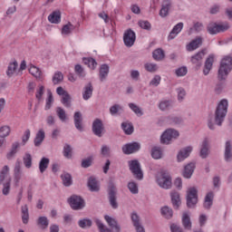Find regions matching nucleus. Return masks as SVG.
<instances>
[{
  "label": "nucleus",
  "mask_w": 232,
  "mask_h": 232,
  "mask_svg": "<svg viewBox=\"0 0 232 232\" xmlns=\"http://www.w3.org/2000/svg\"><path fill=\"white\" fill-rule=\"evenodd\" d=\"M104 218L107 224H109L110 227H111L112 229H115L116 232H121V226H119L115 218L110 216H104Z\"/></svg>",
  "instance_id": "nucleus-29"
},
{
  "label": "nucleus",
  "mask_w": 232,
  "mask_h": 232,
  "mask_svg": "<svg viewBox=\"0 0 232 232\" xmlns=\"http://www.w3.org/2000/svg\"><path fill=\"white\" fill-rule=\"evenodd\" d=\"M231 142L230 141H227L226 142V147H225V160L226 162H230L231 160Z\"/></svg>",
  "instance_id": "nucleus-46"
},
{
  "label": "nucleus",
  "mask_w": 232,
  "mask_h": 232,
  "mask_svg": "<svg viewBox=\"0 0 232 232\" xmlns=\"http://www.w3.org/2000/svg\"><path fill=\"white\" fill-rule=\"evenodd\" d=\"M150 155L155 160H160L164 157V150L160 146H154L151 149Z\"/></svg>",
  "instance_id": "nucleus-20"
},
{
  "label": "nucleus",
  "mask_w": 232,
  "mask_h": 232,
  "mask_svg": "<svg viewBox=\"0 0 232 232\" xmlns=\"http://www.w3.org/2000/svg\"><path fill=\"white\" fill-rule=\"evenodd\" d=\"M208 155H209V141H208V139H205L201 143L199 157H201V159H208Z\"/></svg>",
  "instance_id": "nucleus-25"
},
{
  "label": "nucleus",
  "mask_w": 232,
  "mask_h": 232,
  "mask_svg": "<svg viewBox=\"0 0 232 232\" xmlns=\"http://www.w3.org/2000/svg\"><path fill=\"white\" fill-rule=\"evenodd\" d=\"M121 130L124 131L125 135H131L135 129L131 122L124 121L121 123Z\"/></svg>",
  "instance_id": "nucleus-31"
},
{
  "label": "nucleus",
  "mask_w": 232,
  "mask_h": 232,
  "mask_svg": "<svg viewBox=\"0 0 232 232\" xmlns=\"http://www.w3.org/2000/svg\"><path fill=\"white\" fill-rule=\"evenodd\" d=\"M72 30H75V26L72 25V24L69 22L67 24L63 26L62 34L63 35H70V34H72Z\"/></svg>",
  "instance_id": "nucleus-48"
},
{
  "label": "nucleus",
  "mask_w": 232,
  "mask_h": 232,
  "mask_svg": "<svg viewBox=\"0 0 232 232\" xmlns=\"http://www.w3.org/2000/svg\"><path fill=\"white\" fill-rule=\"evenodd\" d=\"M231 70H232V57L225 56L220 62V66L218 72V81H226Z\"/></svg>",
  "instance_id": "nucleus-1"
},
{
  "label": "nucleus",
  "mask_w": 232,
  "mask_h": 232,
  "mask_svg": "<svg viewBox=\"0 0 232 232\" xmlns=\"http://www.w3.org/2000/svg\"><path fill=\"white\" fill-rule=\"evenodd\" d=\"M229 29V25L227 24H218L217 23H209L207 26V32L210 34V35H217V34H220V32H226Z\"/></svg>",
  "instance_id": "nucleus-8"
},
{
  "label": "nucleus",
  "mask_w": 232,
  "mask_h": 232,
  "mask_svg": "<svg viewBox=\"0 0 232 232\" xmlns=\"http://www.w3.org/2000/svg\"><path fill=\"white\" fill-rule=\"evenodd\" d=\"M157 183L163 189H171V174L168 170L162 169L160 176L157 178Z\"/></svg>",
  "instance_id": "nucleus-3"
},
{
  "label": "nucleus",
  "mask_w": 232,
  "mask_h": 232,
  "mask_svg": "<svg viewBox=\"0 0 232 232\" xmlns=\"http://www.w3.org/2000/svg\"><path fill=\"white\" fill-rule=\"evenodd\" d=\"M21 179H23V170L21 169V160H17L14 169V182L16 188L19 187Z\"/></svg>",
  "instance_id": "nucleus-11"
},
{
  "label": "nucleus",
  "mask_w": 232,
  "mask_h": 232,
  "mask_svg": "<svg viewBox=\"0 0 232 232\" xmlns=\"http://www.w3.org/2000/svg\"><path fill=\"white\" fill-rule=\"evenodd\" d=\"M83 63H84V64L89 66V68H91V70H94V68L97 67V62L93 58H84Z\"/></svg>",
  "instance_id": "nucleus-56"
},
{
  "label": "nucleus",
  "mask_w": 232,
  "mask_h": 232,
  "mask_svg": "<svg viewBox=\"0 0 232 232\" xmlns=\"http://www.w3.org/2000/svg\"><path fill=\"white\" fill-rule=\"evenodd\" d=\"M139 27L142 28L143 30H151V24H150L148 21L140 20L138 22Z\"/></svg>",
  "instance_id": "nucleus-63"
},
{
  "label": "nucleus",
  "mask_w": 232,
  "mask_h": 232,
  "mask_svg": "<svg viewBox=\"0 0 232 232\" xmlns=\"http://www.w3.org/2000/svg\"><path fill=\"white\" fill-rule=\"evenodd\" d=\"M137 39V35L135 32L131 29H128L123 34V43L127 48H131L133 44H135V41Z\"/></svg>",
  "instance_id": "nucleus-10"
},
{
  "label": "nucleus",
  "mask_w": 232,
  "mask_h": 232,
  "mask_svg": "<svg viewBox=\"0 0 232 232\" xmlns=\"http://www.w3.org/2000/svg\"><path fill=\"white\" fill-rule=\"evenodd\" d=\"M92 95H93V85L92 84V82H89L83 87L82 99L83 101H89V99H92Z\"/></svg>",
  "instance_id": "nucleus-23"
},
{
  "label": "nucleus",
  "mask_w": 232,
  "mask_h": 232,
  "mask_svg": "<svg viewBox=\"0 0 232 232\" xmlns=\"http://www.w3.org/2000/svg\"><path fill=\"white\" fill-rule=\"evenodd\" d=\"M170 198L174 209H179L182 204V201L180 200V193L177 190L170 191Z\"/></svg>",
  "instance_id": "nucleus-14"
},
{
  "label": "nucleus",
  "mask_w": 232,
  "mask_h": 232,
  "mask_svg": "<svg viewBox=\"0 0 232 232\" xmlns=\"http://www.w3.org/2000/svg\"><path fill=\"white\" fill-rule=\"evenodd\" d=\"M63 157H65V159H72V146L68 143L63 147Z\"/></svg>",
  "instance_id": "nucleus-61"
},
{
  "label": "nucleus",
  "mask_w": 232,
  "mask_h": 232,
  "mask_svg": "<svg viewBox=\"0 0 232 232\" xmlns=\"http://www.w3.org/2000/svg\"><path fill=\"white\" fill-rule=\"evenodd\" d=\"M193 30L194 32H197L198 34L199 32H202V30H204V24L200 22H198L194 24L193 27L189 29V34H193Z\"/></svg>",
  "instance_id": "nucleus-60"
},
{
  "label": "nucleus",
  "mask_w": 232,
  "mask_h": 232,
  "mask_svg": "<svg viewBox=\"0 0 232 232\" xmlns=\"http://www.w3.org/2000/svg\"><path fill=\"white\" fill-rule=\"evenodd\" d=\"M50 224V221H48V218L46 217H40L37 220V226L42 227V229H46Z\"/></svg>",
  "instance_id": "nucleus-52"
},
{
  "label": "nucleus",
  "mask_w": 232,
  "mask_h": 232,
  "mask_svg": "<svg viewBox=\"0 0 232 232\" xmlns=\"http://www.w3.org/2000/svg\"><path fill=\"white\" fill-rule=\"evenodd\" d=\"M10 135V128L6 125L0 127V139H6Z\"/></svg>",
  "instance_id": "nucleus-57"
},
{
  "label": "nucleus",
  "mask_w": 232,
  "mask_h": 232,
  "mask_svg": "<svg viewBox=\"0 0 232 232\" xmlns=\"http://www.w3.org/2000/svg\"><path fill=\"white\" fill-rule=\"evenodd\" d=\"M29 73L35 77V79H42L43 77V72H41V69L34 65L29 68Z\"/></svg>",
  "instance_id": "nucleus-43"
},
{
  "label": "nucleus",
  "mask_w": 232,
  "mask_h": 232,
  "mask_svg": "<svg viewBox=\"0 0 232 232\" xmlns=\"http://www.w3.org/2000/svg\"><path fill=\"white\" fill-rule=\"evenodd\" d=\"M23 162L24 166L27 169H30V168H32V154H30L29 152H25V154L23 157Z\"/></svg>",
  "instance_id": "nucleus-44"
},
{
  "label": "nucleus",
  "mask_w": 232,
  "mask_h": 232,
  "mask_svg": "<svg viewBox=\"0 0 232 232\" xmlns=\"http://www.w3.org/2000/svg\"><path fill=\"white\" fill-rule=\"evenodd\" d=\"M167 122L169 124H172L173 126H177L179 124H182V122H184V120H182V118L179 116H169L167 118Z\"/></svg>",
  "instance_id": "nucleus-40"
},
{
  "label": "nucleus",
  "mask_w": 232,
  "mask_h": 232,
  "mask_svg": "<svg viewBox=\"0 0 232 232\" xmlns=\"http://www.w3.org/2000/svg\"><path fill=\"white\" fill-rule=\"evenodd\" d=\"M109 73H110V66L106 63L102 64L99 72V77H100L101 82H104V81L108 79Z\"/></svg>",
  "instance_id": "nucleus-22"
},
{
  "label": "nucleus",
  "mask_w": 232,
  "mask_h": 232,
  "mask_svg": "<svg viewBox=\"0 0 232 232\" xmlns=\"http://www.w3.org/2000/svg\"><path fill=\"white\" fill-rule=\"evenodd\" d=\"M213 198H215V194L213 192L210 191L207 193L203 203V208H205V209H211V206H213Z\"/></svg>",
  "instance_id": "nucleus-28"
},
{
  "label": "nucleus",
  "mask_w": 232,
  "mask_h": 232,
  "mask_svg": "<svg viewBox=\"0 0 232 232\" xmlns=\"http://www.w3.org/2000/svg\"><path fill=\"white\" fill-rule=\"evenodd\" d=\"M171 0H164L160 11V17H168L169 10H171Z\"/></svg>",
  "instance_id": "nucleus-19"
},
{
  "label": "nucleus",
  "mask_w": 232,
  "mask_h": 232,
  "mask_svg": "<svg viewBox=\"0 0 232 232\" xmlns=\"http://www.w3.org/2000/svg\"><path fill=\"white\" fill-rule=\"evenodd\" d=\"M10 172V168L8 165H5L3 167V169L0 171V184H3L5 182V179H6V175Z\"/></svg>",
  "instance_id": "nucleus-55"
},
{
  "label": "nucleus",
  "mask_w": 232,
  "mask_h": 232,
  "mask_svg": "<svg viewBox=\"0 0 232 232\" xmlns=\"http://www.w3.org/2000/svg\"><path fill=\"white\" fill-rule=\"evenodd\" d=\"M21 212H22L23 224H28V220H30V214L28 212V205L22 206Z\"/></svg>",
  "instance_id": "nucleus-34"
},
{
  "label": "nucleus",
  "mask_w": 232,
  "mask_h": 232,
  "mask_svg": "<svg viewBox=\"0 0 232 232\" xmlns=\"http://www.w3.org/2000/svg\"><path fill=\"white\" fill-rule=\"evenodd\" d=\"M95 223L100 232H112L111 229L106 227V226H104L102 221L100 219H96Z\"/></svg>",
  "instance_id": "nucleus-58"
},
{
  "label": "nucleus",
  "mask_w": 232,
  "mask_h": 232,
  "mask_svg": "<svg viewBox=\"0 0 232 232\" xmlns=\"http://www.w3.org/2000/svg\"><path fill=\"white\" fill-rule=\"evenodd\" d=\"M183 28H184V23L179 22V24H177L169 34V37H168L169 41L175 39V37H177V35H179V34L182 32Z\"/></svg>",
  "instance_id": "nucleus-21"
},
{
  "label": "nucleus",
  "mask_w": 232,
  "mask_h": 232,
  "mask_svg": "<svg viewBox=\"0 0 232 232\" xmlns=\"http://www.w3.org/2000/svg\"><path fill=\"white\" fill-rule=\"evenodd\" d=\"M213 63H215V56L210 54L205 62L203 69L204 75H209V72H211V68H213Z\"/></svg>",
  "instance_id": "nucleus-24"
},
{
  "label": "nucleus",
  "mask_w": 232,
  "mask_h": 232,
  "mask_svg": "<svg viewBox=\"0 0 232 232\" xmlns=\"http://www.w3.org/2000/svg\"><path fill=\"white\" fill-rule=\"evenodd\" d=\"M108 200L112 209H117L119 208V203L117 202V187H115V183H113V181L109 182Z\"/></svg>",
  "instance_id": "nucleus-4"
},
{
  "label": "nucleus",
  "mask_w": 232,
  "mask_h": 232,
  "mask_svg": "<svg viewBox=\"0 0 232 232\" xmlns=\"http://www.w3.org/2000/svg\"><path fill=\"white\" fill-rule=\"evenodd\" d=\"M152 57L154 61H163V59L166 57V54L164 53V50L158 48L153 51Z\"/></svg>",
  "instance_id": "nucleus-36"
},
{
  "label": "nucleus",
  "mask_w": 232,
  "mask_h": 232,
  "mask_svg": "<svg viewBox=\"0 0 232 232\" xmlns=\"http://www.w3.org/2000/svg\"><path fill=\"white\" fill-rule=\"evenodd\" d=\"M19 142H14L12 144V148L11 150L7 153V159H14V157H15V154L17 153V150H19Z\"/></svg>",
  "instance_id": "nucleus-47"
},
{
  "label": "nucleus",
  "mask_w": 232,
  "mask_h": 232,
  "mask_svg": "<svg viewBox=\"0 0 232 232\" xmlns=\"http://www.w3.org/2000/svg\"><path fill=\"white\" fill-rule=\"evenodd\" d=\"M68 202L72 208V209H74L75 211L79 209H82L84 208V199L81 198V196L72 195L69 198Z\"/></svg>",
  "instance_id": "nucleus-9"
},
{
  "label": "nucleus",
  "mask_w": 232,
  "mask_h": 232,
  "mask_svg": "<svg viewBox=\"0 0 232 232\" xmlns=\"http://www.w3.org/2000/svg\"><path fill=\"white\" fill-rule=\"evenodd\" d=\"M92 164H93V157L90 156L87 159H84L82 160V168H90V166H92Z\"/></svg>",
  "instance_id": "nucleus-62"
},
{
  "label": "nucleus",
  "mask_w": 232,
  "mask_h": 232,
  "mask_svg": "<svg viewBox=\"0 0 232 232\" xmlns=\"http://www.w3.org/2000/svg\"><path fill=\"white\" fill-rule=\"evenodd\" d=\"M102 131H104V123H102V120L95 119L92 122V132L96 137H102Z\"/></svg>",
  "instance_id": "nucleus-13"
},
{
  "label": "nucleus",
  "mask_w": 232,
  "mask_h": 232,
  "mask_svg": "<svg viewBox=\"0 0 232 232\" xmlns=\"http://www.w3.org/2000/svg\"><path fill=\"white\" fill-rule=\"evenodd\" d=\"M129 169L131 171L132 175L137 179V180H142L144 179V173H142V169H140V163L139 160H130Z\"/></svg>",
  "instance_id": "nucleus-5"
},
{
  "label": "nucleus",
  "mask_w": 232,
  "mask_h": 232,
  "mask_svg": "<svg viewBox=\"0 0 232 232\" xmlns=\"http://www.w3.org/2000/svg\"><path fill=\"white\" fill-rule=\"evenodd\" d=\"M87 186L90 191H99V183L97 179L93 177L89 178Z\"/></svg>",
  "instance_id": "nucleus-35"
},
{
  "label": "nucleus",
  "mask_w": 232,
  "mask_h": 232,
  "mask_svg": "<svg viewBox=\"0 0 232 232\" xmlns=\"http://www.w3.org/2000/svg\"><path fill=\"white\" fill-rule=\"evenodd\" d=\"M194 171H195V163L190 162L185 166L183 170V177L185 179H191V176L193 175Z\"/></svg>",
  "instance_id": "nucleus-27"
},
{
  "label": "nucleus",
  "mask_w": 232,
  "mask_h": 232,
  "mask_svg": "<svg viewBox=\"0 0 232 232\" xmlns=\"http://www.w3.org/2000/svg\"><path fill=\"white\" fill-rule=\"evenodd\" d=\"M56 114H57L58 119H60V121L62 122H66L68 117L66 116V111H64V109H63L61 107H57Z\"/></svg>",
  "instance_id": "nucleus-45"
},
{
  "label": "nucleus",
  "mask_w": 232,
  "mask_h": 232,
  "mask_svg": "<svg viewBox=\"0 0 232 232\" xmlns=\"http://www.w3.org/2000/svg\"><path fill=\"white\" fill-rule=\"evenodd\" d=\"M17 62H14L13 63L9 64L6 72L8 77H12V75H14V72H15V70H17Z\"/></svg>",
  "instance_id": "nucleus-59"
},
{
  "label": "nucleus",
  "mask_w": 232,
  "mask_h": 232,
  "mask_svg": "<svg viewBox=\"0 0 232 232\" xmlns=\"http://www.w3.org/2000/svg\"><path fill=\"white\" fill-rule=\"evenodd\" d=\"M74 119V126L78 131H83L82 128V113L81 111H76L73 116Z\"/></svg>",
  "instance_id": "nucleus-26"
},
{
  "label": "nucleus",
  "mask_w": 232,
  "mask_h": 232,
  "mask_svg": "<svg viewBox=\"0 0 232 232\" xmlns=\"http://www.w3.org/2000/svg\"><path fill=\"white\" fill-rule=\"evenodd\" d=\"M140 150V143L132 142L127 143L122 147V151L125 155H131V153H137Z\"/></svg>",
  "instance_id": "nucleus-12"
},
{
  "label": "nucleus",
  "mask_w": 232,
  "mask_h": 232,
  "mask_svg": "<svg viewBox=\"0 0 232 232\" xmlns=\"http://www.w3.org/2000/svg\"><path fill=\"white\" fill-rule=\"evenodd\" d=\"M11 185H12V178L7 179L5 183H3L4 188H3L2 193L5 197H7V195H10Z\"/></svg>",
  "instance_id": "nucleus-51"
},
{
  "label": "nucleus",
  "mask_w": 232,
  "mask_h": 232,
  "mask_svg": "<svg viewBox=\"0 0 232 232\" xmlns=\"http://www.w3.org/2000/svg\"><path fill=\"white\" fill-rule=\"evenodd\" d=\"M203 39L201 36L196 37L194 40H192L188 44H187V51L188 52H195L198 48H200L202 46Z\"/></svg>",
  "instance_id": "nucleus-15"
},
{
  "label": "nucleus",
  "mask_w": 232,
  "mask_h": 232,
  "mask_svg": "<svg viewBox=\"0 0 232 232\" xmlns=\"http://www.w3.org/2000/svg\"><path fill=\"white\" fill-rule=\"evenodd\" d=\"M61 179L65 188H70V186H72V184L73 183V181L72 180V175L70 173L62 174Z\"/></svg>",
  "instance_id": "nucleus-38"
},
{
  "label": "nucleus",
  "mask_w": 232,
  "mask_h": 232,
  "mask_svg": "<svg viewBox=\"0 0 232 232\" xmlns=\"http://www.w3.org/2000/svg\"><path fill=\"white\" fill-rule=\"evenodd\" d=\"M119 111H122V106L119 104H114L110 108V113L111 115H117Z\"/></svg>",
  "instance_id": "nucleus-64"
},
{
  "label": "nucleus",
  "mask_w": 232,
  "mask_h": 232,
  "mask_svg": "<svg viewBox=\"0 0 232 232\" xmlns=\"http://www.w3.org/2000/svg\"><path fill=\"white\" fill-rule=\"evenodd\" d=\"M198 202V190L195 187L188 188L187 191V207L193 208Z\"/></svg>",
  "instance_id": "nucleus-6"
},
{
  "label": "nucleus",
  "mask_w": 232,
  "mask_h": 232,
  "mask_svg": "<svg viewBox=\"0 0 232 232\" xmlns=\"http://www.w3.org/2000/svg\"><path fill=\"white\" fill-rule=\"evenodd\" d=\"M129 108L131 109V111L138 116V117H142L144 115V112H142V109L139 107L135 103H129Z\"/></svg>",
  "instance_id": "nucleus-53"
},
{
  "label": "nucleus",
  "mask_w": 232,
  "mask_h": 232,
  "mask_svg": "<svg viewBox=\"0 0 232 232\" xmlns=\"http://www.w3.org/2000/svg\"><path fill=\"white\" fill-rule=\"evenodd\" d=\"M44 137H45V134H44V130H38V132L36 133V136L34 138V146L36 148H39V146H41V144H43V141L44 140Z\"/></svg>",
  "instance_id": "nucleus-32"
},
{
  "label": "nucleus",
  "mask_w": 232,
  "mask_h": 232,
  "mask_svg": "<svg viewBox=\"0 0 232 232\" xmlns=\"http://www.w3.org/2000/svg\"><path fill=\"white\" fill-rule=\"evenodd\" d=\"M181 224L184 229H187V231H191V228L193 227V223L191 222V217L187 212H184L182 215Z\"/></svg>",
  "instance_id": "nucleus-18"
},
{
  "label": "nucleus",
  "mask_w": 232,
  "mask_h": 232,
  "mask_svg": "<svg viewBox=\"0 0 232 232\" xmlns=\"http://www.w3.org/2000/svg\"><path fill=\"white\" fill-rule=\"evenodd\" d=\"M179 133L175 129H168L163 132L160 138L161 144H169L173 139H177Z\"/></svg>",
  "instance_id": "nucleus-7"
},
{
  "label": "nucleus",
  "mask_w": 232,
  "mask_h": 232,
  "mask_svg": "<svg viewBox=\"0 0 232 232\" xmlns=\"http://www.w3.org/2000/svg\"><path fill=\"white\" fill-rule=\"evenodd\" d=\"M191 151H193V147L191 146L186 147L181 150H179V152L177 155L178 162H182V160H186V159L189 157V154L191 153Z\"/></svg>",
  "instance_id": "nucleus-16"
},
{
  "label": "nucleus",
  "mask_w": 232,
  "mask_h": 232,
  "mask_svg": "<svg viewBox=\"0 0 232 232\" xmlns=\"http://www.w3.org/2000/svg\"><path fill=\"white\" fill-rule=\"evenodd\" d=\"M64 81V75L61 72H56L53 76V84H61V82Z\"/></svg>",
  "instance_id": "nucleus-54"
},
{
  "label": "nucleus",
  "mask_w": 232,
  "mask_h": 232,
  "mask_svg": "<svg viewBox=\"0 0 232 232\" xmlns=\"http://www.w3.org/2000/svg\"><path fill=\"white\" fill-rule=\"evenodd\" d=\"M204 55H206V50H201L195 55L191 56V63L192 64H196L198 68L202 66V59H204Z\"/></svg>",
  "instance_id": "nucleus-17"
},
{
  "label": "nucleus",
  "mask_w": 232,
  "mask_h": 232,
  "mask_svg": "<svg viewBox=\"0 0 232 232\" xmlns=\"http://www.w3.org/2000/svg\"><path fill=\"white\" fill-rule=\"evenodd\" d=\"M173 108V104L171 103V101L169 100H163L159 104V109L161 111H168V110H171Z\"/></svg>",
  "instance_id": "nucleus-37"
},
{
  "label": "nucleus",
  "mask_w": 232,
  "mask_h": 232,
  "mask_svg": "<svg viewBox=\"0 0 232 232\" xmlns=\"http://www.w3.org/2000/svg\"><path fill=\"white\" fill-rule=\"evenodd\" d=\"M50 164V159L48 158H42L39 162V169L41 173H44L48 169V166Z\"/></svg>",
  "instance_id": "nucleus-41"
},
{
  "label": "nucleus",
  "mask_w": 232,
  "mask_h": 232,
  "mask_svg": "<svg viewBox=\"0 0 232 232\" xmlns=\"http://www.w3.org/2000/svg\"><path fill=\"white\" fill-rule=\"evenodd\" d=\"M227 115V100H221L215 112V122L218 126H222L224 119Z\"/></svg>",
  "instance_id": "nucleus-2"
},
{
  "label": "nucleus",
  "mask_w": 232,
  "mask_h": 232,
  "mask_svg": "<svg viewBox=\"0 0 232 232\" xmlns=\"http://www.w3.org/2000/svg\"><path fill=\"white\" fill-rule=\"evenodd\" d=\"M144 69L146 72H149L150 73H155L159 71V65L154 63H146L144 64Z\"/></svg>",
  "instance_id": "nucleus-42"
},
{
  "label": "nucleus",
  "mask_w": 232,
  "mask_h": 232,
  "mask_svg": "<svg viewBox=\"0 0 232 232\" xmlns=\"http://www.w3.org/2000/svg\"><path fill=\"white\" fill-rule=\"evenodd\" d=\"M61 102L65 108H72V95L70 93L65 94L61 98Z\"/></svg>",
  "instance_id": "nucleus-49"
},
{
  "label": "nucleus",
  "mask_w": 232,
  "mask_h": 232,
  "mask_svg": "<svg viewBox=\"0 0 232 232\" xmlns=\"http://www.w3.org/2000/svg\"><path fill=\"white\" fill-rule=\"evenodd\" d=\"M128 189L132 195L139 194V185L134 181H130L127 185Z\"/></svg>",
  "instance_id": "nucleus-50"
},
{
  "label": "nucleus",
  "mask_w": 232,
  "mask_h": 232,
  "mask_svg": "<svg viewBox=\"0 0 232 232\" xmlns=\"http://www.w3.org/2000/svg\"><path fill=\"white\" fill-rule=\"evenodd\" d=\"M161 215L164 218L169 220V218H173V209L168 206L161 208Z\"/></svg>",
  "instance_id": "nucleus-39"
},
{
  "label": "nucleus",
  "mask_w": 232,
  "mask_h": 232,
  "mask_svg": "<svg viewBox=\"0 0 232 232\" xmlns=\"http://www.w3.org/2000/svg\"><path fill=\"white\" fill-rule=\"evenodd\" d=\"M49 23L59 24L61 23V11H54L48 16Z\"/></svg>",
  "instance_id": "nucleus-30"
},
{
  "label": "nucleus",
  "mask_w": 232,
  "mask_h": 232,
  "mask_svg": "<svg viewBox=\"0 0 232 232\" xmlns=\"http://www.w3.org/2000/svg\"><path fill=\"white\" fill-rule=\"evenodd\" d=\"M78 226L82 229H90L93 226V222L90 218H82L78 221Z\"/></svg>",
  "instance_id": "nucleus-33"
}]
</instances>
